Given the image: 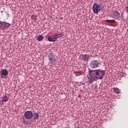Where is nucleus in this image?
I'll list each match as a JSON object with an SVG mask.
<instances>
[{
	"mask_svg": "<svg viewBox=\"0 0 128 128\" xmlns=\"http://www.w3.org/2000/svg\"><path fill=\"white\" fill-rule=\"evenodd\" d=\"M92 72V74L98 80H102L104 76L106 74V70H89V74Z\"/></svg>",
	"mask_w": 128,
	"mask_h": 128,
	"instance_id": "nucleus-1",
	"label": "nucleus"
},
{
	"mask_svg": "<svg viewBox=\"0 0 128 128\" xmlns=\"http://www.w3.org/2000/svg\"><path fill=\"white\" fill-rule=\"evenodd\" d=\"M92 10L94 14H98V12L102 10V4H98L96 3H94L92 6Z\"/></svg>",
	"mask_w": 128,
	"mask_h": 128,
	"instance_id": "nucleus-2",
	"label": "nucleus"
},
{
	"mask_svg": "<svg viewBox=\"0 0 128 128\" xmlns=\"http://www.w3.org/2000/svg\"><path fill=\"white\" fill-rule=\"evenodd\" d=\"M100 62L98 60H93L90 62V66L92 68H96L100 66Z\"/></svg>",
	"mask_w": 128,
	"mask_h": 128,
	"instance_id": "nucleus-3",
	"label": "nucleus"
},
{
	"mask_svg": "<svg viewBox=\"0 0 128 128\" xmlns=\"http://www.w3.org/2000/svg\"><path fill=\"white\" fill-rule=\"evenodd\" d=\"M10 26V24L4 22L0 21V28L2 30H4L6 28H8V27Z\"/></svg>",
	"mask_w": 128,
	"mask_h": 128,
	"instance_id": "nucleus-4",
	"label": "nucleus"
},
{
	"mask_svg": "<svg viewBox=\"0 0 128 128\" xmlns=\"http://www.w3.org/2000/svg\"><path fill=\"white\" fill-rule=\"evenodd\" d=\"M24 116L26 120H30L34 116V113L30 110L26 111L24 113Z\"/></svg>",
	"mask_w": 128,
	"mask_h": 128,
	"instance_id": "nucleus-5",
	"label": "nucleus"
},
{
	"mask_svg": "<svg viewBox=\"0 0 128 128\" xmlns=\"http://www.w3.org/2000/svg\"><path fill=\"white\" fill-rule=\"evenodd\" d=\"M48 58L50 60L51 64L54 62H56V58L54 55H52V51L50 52V53L48 55Z\"/></svg>",
	"mask_w": 128,
	"mask_h": 128,
	"instance_id": "nucleus-6",
	"label": "nucleus"
},
{
	"mask_svg": "<svg viewBox=\"0 0 128 128\" xmlns=\"http://www.w3.org/2000/svg\"><path fill=\"white\" fill-rule=\"evenodd\" d=\"M90 76L88 78L87 82H88V84H92L94 82H95V80H96V77H94L92 72H90Z\"/></svg>",
	"mask_w": 128,
	"mask_h": 128,
	"instance_id": "nucleus-7",
	"label": "nucleus"
},
{
	"mask_svg": "<svg viewBox=\"0 0 128 128\" xmlns=\"http://www.w3.org/2000/svg\"><path fill=\"white\" fill-rule=\"evenodd\" d=\"M90 58V54H82L80 55V60H82L84 62H88Z\"/></svg>",
	"mask_w": 128,
	"mask_h": 128,
	"instance_id": "nucleus-8",
	"label": "nucleus"
},
{
	"mask_svg": "<svg viewBox=\"0 0 128 128\" xmlns=\"http://www.w3.org/2000/svg\"><path fill=\"white\" fill-rule=\"evenodd\" d=\"M112 16L113 18H114L115 20H118V18H120V14L118 10H114L112 13Z\"/></svg>",
	"mask_w": 128,
	"mask_h": 128,
	"instance_id": "nucleus-9",
	"label": "nucleus"
},
{
	"mask_svg": "<svg viewBox=\"0 0 128 128\" xmlns=\"http://www.w3.org/2000/svg\"><path fill=\"white\" fill-rule=\"evenodd\" d=\"M8 72L6 69H3L2 70L1 78H8Z\"/></svg>",
	"mask_w": 128,
	"mask_h": 128,
	"instance_id": "nucleus-10",
	"label": "nucleus"
},
{
	"mask_svg": "<svg viewBox=\"0 0 128 128\" xmlns=\"http://www.w3.org/2000/svg\"><path fill=\"white\" fill-rule=\"evenodd\" d=\"M54 38H55L56 40V38H62V36H64V34H58V33H56L54 35Z\"/></svg>",
	"mask_w": 128,
	"mask_h": 128,
	"instance_id": "nucleus-11",
	"label": "nucleus"
},
{
	"mask_svg": "<svg viewBox=\"0 0 128 128\" xmlns=\"http://www.w3.org/2000/svg\"><path fill=\"white\" fill-rule=\"evenodd\" d=\"M40 116V114H38V112H35L33 114V118L34 120H38V117Z\"/></svg>",
	"mask_w": 128,
	"mask_h": 128,
	"instance_id": "nucleus-12",
	"label": "nucleus"
},
{
	"mask_svg": "<svg viewBox=\"0 0 128 128\" xmlns=\"http://www.w3.org/2000/svg\"><path fill=\"white\" fill-rule=\"evenodd\" d=\"M8 100V97L6 96H4L2 98V102H4Z\"/></svg>",
	"mask_w": 128,
	"mask_h": 128,
	"instance_id": "nucleus-13",
	"label": "nucleus"
},
{
	"mask_svg": "<svg viewBox=\"0 0 128 128\" xmlns=\"http://www.w3.org/2000/svg\"><path fill=\"white\" fill-rule=\"evenodd\" d=\"M44 40V36L42 35H39L37 36V40L38 42H42Z\"/></svg>",
	"mask_w": 128,
	"mask_h": 128,
	"instance_id": "nucleus-14",
	"label": "nucleus"
},
{
	"mask_svg": "<svg viewBox=\"0 0 128 128\" xmlns=\"http://www.w3.org/2000/svg\"><path fill=\"white\" fill-rule=\"evenodd\" d=\"M48 40H49V42H56V38L54 37L53 38H52V36H49L48 38Z\"/></svg>",
	"mask_w": 128,
	"mask_h": 128,
	"instance_id": "nucleus-15",
	"label": "nucleus"
},
{
	"mask_svg": "<svg viewBox=\"0 0 128 128\" xmlns=\"http://www.w3.org/2000/svg\"><path fill=\"white\" fill-rule=\"evenodd\" d=\"M38 18V16L36 15H34V14H32L31 18L32 20H38V18Z\"/></svg>",
	"mask_w": 128,
	"mask_h": 128,
	"instance_id": "nucleus-16",
	"label": "nucleus"
},
{
	"mask_svg": "<svg viewBox=\"0 0 128 128\" xmlns=\"http://www.w3.org/2000/svg\"><path fill=\"white\" fill-rule=\"evenodd\" d=\"M105 22H110V24H114L116 22V20H106Z\"/></svg>",
	"mask_w": 128,
	"mask_h": 128,
	"instance_id": "nucleus-17",
	"label": "nucleus"
},
{
	"mask_svg": "<svg viewBox=\"0 0 128 128\" xmlns=\"http://www.w3.org/2000/svg\"><path fill=\"white\" fill-rule=\"evenodd\" d=\"M114 91L116 94H120V90H118V88H114Z\"/></svg>",
	"mask_w": 128,
	"mask_h": 128,
	"instance_id": "nucleus-18",
	"label": "nucleus"
},
{
	"mask_svg": "<svg viewBox=\"0 0 128 128\" xmlns=\"http://www.w3.org/2000/svg\"><path fill=\"white\" fill-rule=\"evenodd\" d=\"M74 74L76 76H82V72H74Z\"/></svg>",
	"mask_w": 128,
	"mask_h": 128,
	"instance_id": "nucleus-19",
	"label": "nucleus"
},
{
	"mask_svg": "<svg viewBox=\"0 0 128 128\" xmlns=\"http://www.w3.org/2000/svg\"><path fill=\"white\" fill-rule=\"evenodd\" d=\"M77 128H80V126H78L77 127Z\"/></svg>",
	"mask_w": 128,
	"mask_h": 128,
	"instance_id": "nucleus-20",
	"label": "nucleus"
}]
</instances>
